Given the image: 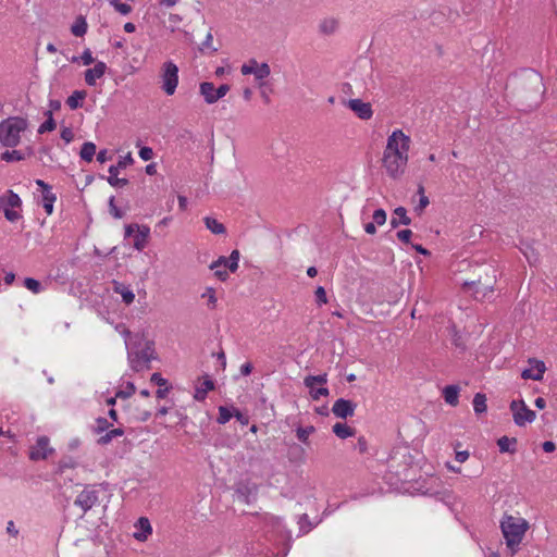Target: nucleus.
<instances>
[{
    "label": "nucleus",
    "mask_w": 557,
    "mask_h": 557,
    "mask_svg": "<svg viewBox=\"0 0 557 557\" xmlns=\"http://www.w3.org/2000/svg\"><path fill=\"white\" fill-rule=\"evenodd\" d=\"M235 407L234 406H220L219 407V416L216 418V422L219 424L227 423L234 417Z\"/></svg>",
    "instance_id": "obj_37"
},
{
    "label": "nucleus",
    "mask_w": 557,
    "mask_h": 557,
    "mask_svg": "<svg viewBox=\"0 0 557 557\" xmlns=\"http://www.w3.org/2000/svg\"><path fill=\"white\" fill-rule=\"evenodd\" d=\"M136 392V386L133 382H127L124 389H119L116 392V397H120L122 399L129 398L133 396Z\"/></svg>",
    "instance_id": "obj_48"
},
{
    "label": "nucleus",
    "mask_w": 557,
    "mask_h": 557,
    "mask_svg": "<svg viewBox=\"0 0 557 557\" xmlns=\"http://www.w3.org/2000/svg\"><path fill=\"white\" fill-rule=\"evenodd\" d=\"M239 250L234 249L231 255L227 257V269L234 273L238 269V261H239Z\"/></svg>",
    "instance_id": "obj_46"
},
{
    "label": "nucleus",
    "mask_w": 557,
    "mask_h": 557,
    "mask_svg": "<svg viewBox=\"0 0 557 557\" xmlns=\"http://www.w3.org/2000/svg\"><path fill=\"white\" fill-rule=\"evenodd\" d=\"M336 27H337V22L335 20H324L320 24V32L329 35V34L334 33Z\"/></svg>",
    "instance_id": "obj_49"
},
{
    "label": "nucleus",
    "mask_w": 557,
    "mask_h": 557,
    "mask_svg": "<svg viewBox=\"0 0 557 557\" xmlns=\"http://www.w3.org/2000/svg\"><path fill=\"white\" fill-rule=\"evenodd\" d=\"M96 144L92 141H85L79 150V157L85 162H91L94 160V157L96 154Z\"/></svg>",
    "instance_id": "obj_30"
},
{
    "label": "nucleus",
    "mask_w": 557,
    "mask_h": 557,
    "mask_svg": "<svg viewBox=\"0 0 557 557\" xmlns=\"http://www.w3.org/2000/svg\"><path fill=\"white\" fill-rule=\"evenodd\" d=\"M347 107L361 120H370L373 115L371 103L361 99H349Z\"/></svg>",
    "instance_id": "obj_18"
},
{
    "label": "nucleus",
    "mask_w": 557,
    "mask_h": 557,
    "mask_svg": "<svg viewBox=\"0 0 557 557\" xmlns=\"http://www.w3.org/2000/svg\"><path fill=\"white\" fill-rule=\"evenodd\" d=\"M329 388L326 387H319V388H310V396L313 400L320 399L321 396H327L329 395Z\"/></svg>",
    "instance_id": "obj_62"
},
{
    "label": "nucleus",
    "mask_w": 557,
    "mask_h": 557,
    "mask_svg": "<svg viewBox=\"0 0 557 557\" xmlns=\"http://www.w3.org/2000/svg\"><path fill=\"white\" fill-rule=\"evenodd\" d=\"M298 523L300 525V531L302 533H308L313 528V525H312L311 521L309 520V517H308L307 513H302L299 517Z\"/></svg>",
    "instance_id": "obj_55"
},
{
    "label": "nucleus",
    "mask_w": 557,
    "mask_h": 557,
    "mask_svg": "<svg viewBox=\"0 0 557 557\" xmlns=\"http://www.w3.org/2000/svg\"><path fill=\"white\" fill-rule=\"evenodd\" d=\"M108 70V66L102 61H97L95 66L87 69L84 73L85 82L88 86H96L97 78H101Z\"/></svg>",
    "instance_id": "obj_21"
},
{
    "label": "nucleus",
    "mask_w": 557,
    "mask_h": 557,
    "mask_svg": "<svg viewBox=\"0 0 557 557\" xmlns=\"http://www.w3.org/2000/svg\"><path fill=\"white\" fill-rule=\"evenodd\" d=\"M138 153H139V157L144 161H149V160H151L153 158V150H152V148L147 147V146L140 147Z\"/></svg>",
    "instance_id": "obj_64"
},
{
    "label": "nucleus",
    "mask_w": 557,
    "mask_h": 557,
    "mask_svg": "<svg viewBox=\"0 0 557 557\" xmlns=\"http://www.w3.org/2000/svg\"><path fill=\"white\" fill-rule=\"evenodd\" d=\"M109 4L121 15H128L133 10L129 4L123 3L121 0H109Z\"/></svg>",
    "instance_id": "obj_42"
},
{
    "label": "nucleus",
    "mask_w": 557,
    "mask_h": 557,
    "mask_svg": "<svg viewBox=\"0 0 557 557\" xmlns=\"http://www.w3.org/2000/svg\"><path fill=\"white\" fill-rule=\"evenodd\" d=\"M201 386L195 388L194 399L197 401H203L210 391L215 388V382L209 374L202 375Z\"/></svg>",
    "instance_id": "obj_22"
},
{
    "label": "nucleus",
    "mask_w": 557,
    "mask_h": 557,
    "mask_svg": "<svg viewBox=\"0 0 557 557\" xmlns=\"http://www.w3.org/2000/svg\"><path fill=\"white\" fill-rule=\"evenodd\" d=\"M473 410L476 416H481L487 411L486 395L483 393H476L472 400Z\"/></svg>",
    "instance_id": "obj_34"
},
{
    "label": "nucleus",
    "mask_w": 557,
    "mask_h": 557,
    "mask_svg": "<svg viewBox=\"0 0 557 557\" xmlns=\"http://www.w3.org/2000/svg\"><path fill=\"white\" fill-rule=\"evenodd\" d=\"M139 346L140 341L134 343L133 347L128 351V359L134 371H138L137 362L140 359L147 363L150 362L152 359H157L153 341H147L145 343L144 349H141L140 351H134V348H138Z\"/></svg>",
    "instance_id": "obj_12"
},
{
    "label": "nucleus",
    "mask_w": 557,
    "mask_h": 557,
    "mask_svg": "<svg viewBox=\"0 0 557 557\" xmlns=\"http://www.w3.org/2000/svg\"><path fill=\"white\" fill-rule=\"evenodd\" d=\"M332 431L337 437H339L342 440L351 437L356 434L355 428H351L348 424L343 423V422H336L333 425Z\"/></svg>",
    "instance_id": "obj_29"
},
{
    "label": "nucleus",
    "mask_w": 557,
    "mask_h": 557,
    "mask_svg": "<svg viewBox=\"0 0 557 557\" xmlns=\"http://www.w3.org/2000/svg\"><path fill=\"white\" fill-rule=\"evenodd\" d=\"M96 428L94 429V432L97 434H100L104 431H108L111 426V423L103 417H99L96 419Z\"/></svg>",
    "instance_id": "obj_53"
},
{
    "label": "nucleus",
    "mask_w": 557,
    "mask_h": 557,
    "mask_svg": "<svg viewBox=\"0 0 557 557\" xmlns=\"http://www.w3.org/2000/svg\"><path fill=\"white\" fill-rule=\"evenodd\" d=\"M87 97L86 90H74L66 99V104L71 110H77L83 107L84 100Z\"/></svg>",
    "instance_id": "obj_27"
},
{
    "label": "nucleus",
    "mask_w": 557,
    "mask_h": 557,
    "mask_svg": "<svg viewBox=\"0 0 557 557\" xmlns=\"http://www.w3.org/2000/svg\"><path fill=\"white\" fill-rule=\"evenodd\" d=\"M398 457L401 459V462L404 463V469L401 471L396 469L395 472L397 475H404V478L406 479L408 476L407 471L414 462L413 456L406 448L404 449V453L401 455L399 451H395L389 457V468H395L394 463L396 462Z\"/></svg>",
    "instance_id": "obj_19"
},
{
    "label": "nucleus",
    "mask_w": 557,
    "mask_h": 557,
    "mask_svg": "<svg viewBox=\"0 0 557 557\" xmlns=\"http://www.w3.org/2000/svg\"><path fill=\"white\" fill-rule=\"evenodd\" d=\"M430 200L429 197L425 195H422V197L419 198V203L414 207V211L420 215L424 209L429 206Z\"/></svg>",
    "instance_id": "obj_63"
},
{
    "label": "nucleus",
    "mask_w": 557,
    "mask_h": 557,
    "mask_svg": "<svg viewBox=\"0 0 557 557\" xmlns=\"http://www.w3.org/2000/svg\"><path fill=\"white\" fill-rule=\"evenodd\" d=\"M372 219L373 222L376 223L377 225H383L387 219L386 211L382 208L374 210Z\"/></svg>",
    "instance_id": "obj_56"
},
{
    "label": "nucleus",
    "mask_w": 557,
    "mask_h": 557,
    "mask_svg": "<svg viewBox=\"0 0 557 557\" xmlns=\"http://www.w3.org/2000/svg\"><path fill=\"white\" fill-rule=\"evenodd\" d=\"M44 115L46 116V121L44 123H41L38 128V134H40V135L45 134V133L52 132L57 128V122L53 119V114H52L51 110L45 111Z\"/></svg>",
    "instance_id": "obj_33"
},
{
    "label": "nucleus",
    "mask_w": 557,
    "mask_h": 557,
    "mask_svg": "<svg viewBox=\"0 0 557 557\" xmlns=\"http://www.w3.org/2000/svg\"><path fill=\"white\" fill-rule=\"evenodd\" d=\"M509 409L512 412L513 422L518 426H523L525 423H532L536 418L535 411L531 410L523 399L511 400Z\"/></svg>",
    "instance_id": "obj_11"
},
{
    "label": "nucleus",
    "mask_w": 557,
    "mask_h": 557,
    "mask_svg": "<svg viewBox=\"0 0 557 557\" xmlns=\"http://www.w3.org/2000/svg\"><path fill=\"white\" fill-rule=\"evenodd\" d=\"M383 166L393 180H398L405 172L408 162V154H383Z\"/></svg>",
    "instance_id": "obj_9"
},
{
    "label": "nucleus",
    "mask_w": 557,
    "mask_h": 557,
    "mask_svg": "<svg viewBox=\"0 0 557 557\" xmlns=\"http://www.w3.org/2000/svg\"><path fill=\"white\" fill-rule=\"evenodd\" d=\"M77 462L71 456H64L58 463V472L63 473L65 469H73Z\"/></svg>",
    "instance_id": "obj_45"
},
{
    "label": "nucleus",
    "mask_w": 557,
    "mask_h": 557,
    "mask_svg": "<svg viewBox=\"0 0 557 557\" xmlns=\"http://www.w3.org/2000/svg\"><path fill=\"white\" fill-rule=\"evenodd\" d=\"M173 414L175 418L174 424L180 428H185L188 417L182 410L178 409L175 410Z\"/></svg>",
    "instance_id": "obj_58"
},
{
    "label": "nucleus",
    "mask_w": 557,
    "mask_h": 557,
    "mask_svg": "<svg viewBox=\"0 0 557 557\" xmlns=\"http://www.w3.org/2000/svg\"><path fill=\"white\" fill-rule=\"evenodd\" d=\"M287 456L290 462L301 463L305 461L306 450L301 445L293 443L288 448Z\"/></svg>",
    "instance_id": "obj_28"
},
{
    "label": "nucleus",
    "mask_w": 557,
    "mask_h": 557,
    "mask_svg": "<svg viewBox=\"0 0 557 557\" xmlns=\"http://www.w3.org/2000/svg\"><path fill=\"white\" fill-rule=\"evenodd\" d=\"M50 151L51 148L48 146H42L39 148V153L41 154L39 160L42 162L44 165H48L50 162H52V156Z\"/></svg>",
    "instance_id": "obj_54"
},
{
    "label": "nucleus",
    "mask_w": 557,
    "mask_h": 557,
    "mask_svg": "<svg viewBox=\"0 0 557 557\" xmlns=\"http://www.w3.org/2000/svg\"><path fill=\"white\" fill-rule=\"evenodd\" d=\"M327 382V374H319V375H307L304 379V384L308 388L314 387L317 384L323 385Z\"/></svg>",
    "instance_id": "obj_38"
},
{
    "label": "nucleus",
    "mask_w": 557,
    "mask_h": 557,
    "mask_svg": "<svg viewBox=\"0 0 557 557\" xmlns=\"http://www.w3.org/2000/svg\"><path fill=\"white\" fill-rule=\"evenodd\" d=\"M2 161L5 162H17L25 159V154L20 150H5L0 154Z\"/></svg>",
    "instance_id": "obj_39"
},
{
    "label": "nucleus",
    "mask_w": 557,
    "mask_h": 557,
    "mask_svg": "<svg viewBox=\"0 0 557 557\" xmlns=\"http://www.w3.org/2000/svg\"><path fill=\"white\" fill-rule=\"evenodd\" d=\"M79 60H82L84 65H90L95 62V59L92 57V53L90 49H85L81 57L73 55L70 61L72 63H77Z\"/></svg>",
    "instance_id": "obj_41"
},
{
    "label": "nucleus",
    "mask_w": 557,
    "mask_h": 557,
    "mask_svg": "<svg viewBox=\"0 0 557 557\" xmlns=\"http://www.w3.org/2000/svg\"><path fill=\"white\" fill-rule=\"evenodd\" d=\"M257 492H258L257 485L253 483L251 484L246 481H239L235 487V493H236L237 497L240 500L245 502L246 504H249L251 502L250 496L256 497Z\"/></svg>",
    "instance_id": "obj_20"
},
{
    "label": "nucleus",
    "mask_w": 557,
    "mask_h": 557,
    "mask_svg": "<svg viewBox=\"0 0 557 557\" xmlns=\"http://www.w3.org/2000/svg\"><path fill=\"white\" fill-rule=\"evenodd\" d=\"M134 163V159L132 157V153L128 152L126 156L120 158L116 164L109 166V176L106 177L103 174H99V177L101 180H107V182L112 187H123L128 184L127 178H120L119 177V170L126 169L128 165H132Z\"/></svg>",
    "instance_id": "obj_8"
},
{
    "label": "nucleus",
    "mask_w": 557,
    "mask_h": 557,
    "mask_svg": "<svg viewBox=\"0 0 557 557\" xmlns=\"http://www.w3.org/2000/svg\"><path fill=\"white\" fill-rule=\"evenodd\" d=\"M517 438L516 437H508L506 435L499 437L497 440V446L499 448V453L505 454H516L517 453Z\"/></svg>",
    "instance_id": "obj_26"
},
{
    "label": "nucleus",
    "mask_w": 557,
    "mask_h": 557,
    "mask_svg": "<svg viewBox=\"0 0 557 557\" xmlns=\"http://www.w3.org/2000/svg\"><path fill=\"white\" fill-rule=\"evenodd\" d=\"M134 235L133 247L143 251L148 244L150 237V227L148 225H140L138 223L125 224L124 237L128 238Z\"/></svg>",
    "instance_id": "obj_7"
},
{
    "label": "nucleus",
    "mask_w": 557,
    "mask_h": 557,
    "mask_svg": "<svg viewBox=\"0 0 557 557\" xmlns=\"http://www.w3.org/2000/svg\"><path fill=\"white\" fill-rule=\"evenodd\" d=\"M111 284H112V290L115 294H120L122 296V301L125 305H131L134 302L135 294L133 293L132 289H129L127 286H125L123 283H121L116 280H113L111 282Z\"/></svg>",
    "instance_id": "obj_25"
},
{
    "label": "nucleus",
    "mask_w": 557,
    "mask_h": 557,
    "mask_svg": "<svg viewBox=\"0 0 557 557\" xmlns=\"http://www.w3.org/2000/svg\"><path fill=\"white\" fill-rule=\"evenodd\" d=\"M271 73L270 65L265 62H262L261 64H257L256 66V74L255 77L257 81H262L267 78Z\"/></svg>",
    "instance_id": "obj_44"
},
{
    "label": "nucleus",
    "mask_w": 557,
    "mask_h": 557,
    "mask_svg": "<svg viewBox=\"0 0 557 557\" xmlns=\"http://www.w3.org/2000/svg\"><path fill=\"white\" fill-rule=\"evenodd\" d=\"M57 200V196L51 190L42 194V207L45 212L50 215L53 212V203Z\"/></svg>",
    "instance_id": "obj_40"
},
{
    "label": "nucleus",
    "mask_w": 557,
    "mask_h": 557,
    "mask_svg": "<svg viewBox=\"0 0 557 557\" xmlns=\"http://www.w3.org/2000/svg\"><path fill=\"white\" fill-rule=\"evenodd\" d=\"M99 500V495H98V491L94 490V488H90V486H86L84 491H82L74 504L76 506H79L83 510V512H87L88 510H90Z\"/></svg>",
    "instance_id": "obj_15"
},
{
    "label": "nucleus",
    "mask_w": 557,
    "mask_h": 557,
    "mask_svg": "<svg viewBox=\"0 0 557 557\" xmlns=\"http://www.w3.org/2000/svg\"><path fill=\"white\" fill-rule=\"evenodd\" d=\"M28 127V121L22 116H9L0 122V143L3 147L14 148L21 141V133Z\"/></svg>",
    "instance_id": "obj_3"
},
{
    "label": "nucleus",
    "mask_w": 557,
    "mask_h": 557,
    "mask_svg": "<svg viewBox=\"0 0 557 557\" xmlns=\"http://www.w3.org/2000/svg\"><path fill=\"white\" fill-rule=\"evenodd\" d=\"M356 408L357 404L352 400L338 398L332 407V412L336 418L346 420L355 414Z\"/></svg>",
    "instance_id": "obj_16"
},
{
    "label": "nucleus",
    "mask_w": 557,
    "mask_h": 557,
    "mask_svg": "<svg viewBox=\"0 0 557 557\" xmlns=\"http://www.w3.org/2000/svg\"><path fill=\"white\" fill-rule=\"evenodd\" d=\"M150 382L154 385H158L159 387L170 385L169 381L164 379L159 372H154L151 374Z\"/></svg>",
    "instance_id": "obj_60"
},
{
    "label": "nucleus",
    "mask_w": 557,
    "mask_h": 557,
    "mask_svg": "<svg viewBox=\"0 0 557 557\" xmlns=\"http://www.w3.org/2000/svg\"><path fill=\"white\" fill-rule=\"evenodd\" d=\"M202 298H208V306L214 309L216 306L215 289L213 287H207L206 292L201 295Z\"/></svg>",
    "instance_id": "obj_52"
},
{
    "label": "nucleus",
    "mask_w": 557,
    "mask_h": 557,
    "mask_svg": "<svg viewBox=\"0 0 557 557\" xmlns=\"http://www.w3.org/2000/svg\"><path fill=\"white\" fill-rule=\"evenodd\" d=\"M258 62L256 59H251L249 60L248 63H245L243 64L240 71L244 75H248V74H256V66H257Z\"/></svg>",
    "instance_id": "obj_59"
},
{
    "label": "nucleus",
    "mask_w": 557,
    "mask_h": 557,
    "mask_svg": "<svg viewBox=\"0 0 557 557\" xmlns=\"http://www.w3.org/2000/svg\"><path fill=\"white\" fill-rule=\"evenodd\" d=\"M500 529L506 540V545L512 550V554H515L517 552L516 547L522 542L529 529V523L522 518L506 516L500 522Z\"/></svg>",
    "instance_id": "obj_4"
},
{
    "label": "nucleus",
    "mask_w": 557,
    "mask_h": 557,
    "mask_svg": "<svg viewBox=\"0 0 557 557\" xmlns=\"http://www.w3.org/2000/svg\"><path fill=\"white\" fill-rule=\"evenodd\" d=\"M22 199L21 197L11 189H8L2 196H0V211L3 212L5 219L9 222H16L22 218L15 208L21 209Z\"/></svg>",
    "instance_id": "obj_5"
},
{
    "label": "nucleus",
    "mask_w": 557,
    "mask_h": 557,
    "mask_svg": "<svg viewBox=\"0 0 557 557\" xmlns=\"http://www.w3.org/2000/svg\"><path fill=\"white\" fill-rule=\"evenodd\" d=\"M529 363L531 367L522 370L521 377L524 380L542 381L546 370L545 363L535 358L529 359Z\"/></svg>",
    "instance_id": "obj_17"
},
{
    "label": "nucleus",
    "mask_w": 557,
    "mask_h": 557,
    "mask_svg": "<svg viewBox=\"0 0 557 557\" xmlns=\"http://www.w3.org/2000/svg\"><path fill=\"white\" fill-rule=\"evenodd\" d=\"M412 235V231L409 228H404L396 233L397 239L403 244H410Z\"/></svg>",
    "instance_id": "obj_57"
},
{
    "label": "nucleus",
    "mask_w": 557,
    "mask_h": 557,
    "mask_svg": "<svg viewBox=\"0 0 557 557\" xmlns=\"http://www.w3.org/2000/svg\"><path fill=\"white\" fill-rule=\"evenodd\" d=\"M394 214L398 216L399 222H403V225L411 224V219L407 215V209L405 207H397L394 210Z\"/></svg>",
    "instance_id": "obj_51"
},
{
    "label": "nucleus",
    "mask_w": 557,
    "mask_h": 557,
    "mask_svg": "<svg viewBox=\"0 0 557 557\" xmlns=\"http://www.w3.org/2000/svg\"><path fill=\"white\" fill-rule=\"evenodd\" d=\"M136 532H134V537L144 542L148 539V535L151 534L152 528L150 521L146 517H140L135 523Z\"/></svg>",
    "instance_id": "obj_23"
},
{
    "label": "nucleus",
    "mask_w": 557,
    "mask_h": 557,
    "mask_svg": "<svg viewBox=\"0 0 557 557\" xmlns=\"http://www.w3.org/2000/svg\"><path fill=\"white\" fill-rule=\"evenodd\" d=\"M108 207H109V213L114 219H122L125 215L124 211L115 205V197L114 196H111L109 198Z\"/></svg>",
    "instance_id": "obj_43"
},
{
    "label": "nucleus",
    "mask_w": 557,
    "mask_h": 557,
    "mask_svg": "<svg viewBox=\"0 0 557 557\" xmlns=\"http://www.w3.org/2000/svg\"><path fill=\"white\" fill-rule=\"evenodd\" d=\"M410 137L401 129L394 131L387 138L386 148L383 154H408Z\"/></svg>",
    "instance_id": "obj_10"
},
{
    "label": "nucleus",
    "mask_w": 557,
    "mask_h": 557,
    "mask_svg": "<svg viewBox=\"0 0 557 557\" xmlns=\"http://www.w3.org/2000/svg\"><path fill=\"white\" fill-rule=\"evenodd\" d=\"M315 432V428L313 425H308L306 428L298 425L296 428V437L299 442L305 445H309V436Z\"/></svg>",
    "instance_id": "obj_36"
},
{
    "label": "nucleus",
    "mask_w": 557,
    "mask_h": 557,
    "mask_svg": "<svg viewBox=\"0 0 557 557\" xmlns=\"http://www.w3.org/2000/svg\"><path fill=\"white\" fill-rule=\"evenodd\" d=\"M124 433H125L124 429H122V428H115V429L109 430L104 435L100 436L97 440V444L100 446L108 445L113 438L120 437V436L124 435Z\"/></svg>",
    "instance_id": "obj_35"
},
{
    "label": "nucleus",
    "mask_w": 557,
    "mask_h": 557,
    "mask_svg": "<svg viewBox=\"0 0 557 557\" xmlns=\"http://www.w3.org/2000/svg\"><path fill=\"white\" fill-rule=\"evenodd\" d=\"M54 449L49 447V437L46 435L39 436L36 444L30 447L28 457L33 461L45 460L49 455L53 454Z\"/></svg>",
    "instance_id": "obj_14"
},
{
    "label": "nucleus",
    "mask_w": 557,
    "mask_h": 557,
    "mask_svg": "<svg viewBox=\"0 0 557 557\" xmlns=\"http://www.w3.org/2000/svg\"><path fill=\"white\" fill-rule=\"evenodd\" d=\"M495 284L496 270L492 264H487L484 267L483 275L475 281L465 282L461 287L465 293L471 292L475 300H483L494 292Z\"/></svg>",
    "instance_id": "obj_2"
},
{
    "label": "nucleus",
    "mask_w": 557,
    "mask_h": 557,
    "mask_svg": "<svg viewBox=\"0 0 557 557\" xmlns=\"http://www.w3.org/2000/svg\"><path fill=\"white\" fill-rule=\"evenodd\" d=\"M23 284L27 289L32 290L34 294H38L42 290L41 283L34 277H25Z\"/></svg>",
    "instance_id": "obj_47"
},
{
    "label": "nucleus",
    "mask_w": 557,
    "mask_h": 557,
    "mask_svg": "<svg viewBox=\"0 0 557 557\" xmlns=\"http://www.w3.org/2000/svg\"><path fill=\"white\" fill-rule=\"evenodd\" d=\"M460 387L457 384H448L442 391L446 404L456 407L459 404Z\"/></svg>",
    "instance_id": "obj_24"
},
{
    "label": "nucleus",
    "mask_w": 557,
    "mask_h": 557,
    "mask_svg": "<svg viewBox=\"0 0 557 557\" xmlns=\"http://www.w3.org/2000/svg\"><path fill=\"white\" fill-rule=\"evenodd\" d=\"M506 90L516 98L517 102L532 108L539 104L545 90L543 76L533 69H522L509 77Z\"/></svg>",
    "instance_id": "obj_1"
},
{
    "label": "nucleus",
    "mask_w": 557,
    "mask_h": 557,
    "mask_svg": "<svg viewBox=\"0 0 557 557\" xmlns=\"http://www.w3.org/2000/svg\"><path fill=\"white\" fill-rule=\"evenodd\" d=\"M88 24L85 16L78 15L71 26V32L76 37H83L87 33Z\"/></svg>",
    "instance_id": "obj_32"
},
{
    "label": "nucleus",
    "mask_w": 557,
    "mask_h": 557,
    "mask_svg": "<svg viewBox=\"0 0 557 557\" xmlns=\"http://www.w3.org/2000/svg\"><path fill=\"white\" fill-rule=\"evenodd\" d=\"M206 227L215 235L226 234V227L219 222L215 218L206 216L203 219Z\"/></svg>",
    "instance_id": "obj_31"
},
{
    "label": "nucleus",
    "mask_w": 557,
    "mask_h": 557,
    "mask_svg": "<svg viewBox=\"0 0 557 557\" xmlns=\"http://www.w3.org/2000/svg\"><path fill=\"white\" fill-rule=\"evenodd\" d=\"M453 344L457 348H460L461 350H466V345H465V343L462 341V337L459 334V332L456 330L455 325H453Z\"/></svg>",
    "instance_id": "obj_61"
},
{
    "label": "nucleus",
    "mask_w": 557,
    "mask_h": 557,
    "mask_svg": "<svg viewBox=\"0 0 557 557\" xmlns=\"http://www.w3.org/2000/svg\"><path fill=\"white\" fill-rule=\"evenodd\" d=\"M314 296H315V302L318 306H322V305H325L327 304V296H326V290L323 286H318L314 290Z\"/></svg>",
    "instance_id": "obj_50"
},
{
    "label": "nucleus",
    "mask_w": 557,
    "mask_h": 557,
    "mask_svg": "<svg viewBox=\"0 0 557 557\" xmlns=\"http://www.w3.org/2000/svg\"><path fill=\"white\" fill-rule=\"evenodd\" d=\"M231 89L228 84H221L215 87L211 82H202L199 85V94L207 104H213L222 99Z\"/></svg>",
    "instance_id": "obj_13"
},
{
    "label": "nucleus",
    "mask_w": 557,
    "mask_h": 557,
    "mask_svg": "<svg viewBox=\"0 0 557 557\" xmlns=\"http://www.w3.org/2000/svg\"><path fill=\"white\" fill-rule=\"evenodd\" d=\"M161 89L165 95H174L178 84V67L173 61H166L161 67Z\"/></svg>",
    "instance_id": "obj_6"
}]
</instances>
